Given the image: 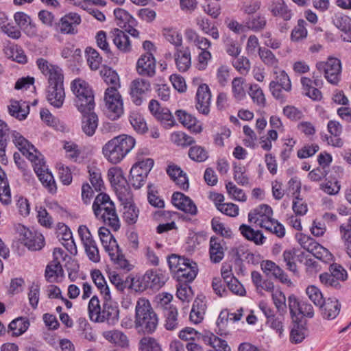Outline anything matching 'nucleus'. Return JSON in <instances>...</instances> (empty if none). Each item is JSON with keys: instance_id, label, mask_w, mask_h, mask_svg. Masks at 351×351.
<instances>
[{"instance_id": "1", "label": "nucleus", "mask_w": 351, "mask_h": 351, "mask_svg": "<svg viewBox=\"0 0 351 351\" xmlns=\"http://www.w3.org/2000/svg\"><path fill=\"white\" fill-rule=\"evenodd\" d=\"M36 64L42 73L48 76L49 85L46 90L47 101L56 108H61L65 99L62 69L42 58L36 60Z\"/></svg>"}, {"instance_id": "2", "label": "nucleus", "mask_w": 351, "mask_h": 351, "mask_svg": "<svg viewBox=\"0 0 351 351\" xmlns=\"http://www.w3.org/2000/svg\"><path fill=\"white\" fill-rule=\"evenodd\" d=\"M158 324V317L149 300L140 298L135 306L134 327L139 332L153 333Z\"/></svg>"}, {"instance_id": "3", "label": "nucleus", "mask_w": 351, "mask_h": 351, "mask_svg": "<svg viewBox=\"0 0 351 351\" xmlns=\"http://www.w3.org/2000/svg\"><path fill=\"white\" fill-rule=\"evenodd\" d=\"M135 144L136 141L132 136L122 134L107 142L102 152L110 162L117 164L134 148Z\"/></svg>"}, {"instance_id": "4", "label": "nucleus", "mask_w": 351, "mask_h": 351, "mask_svg": "<svg viewBox=\"0 0 351 351\" xmlns=\"http://www.w3.org/2000/svg\"><path fill=\"white\" fill-rule=\"evenodd\" d=\"M93 210L97 219L103 221L114 231L120 228V221L113 202L108 195L104 193L98 194L93 204Z\"/></svg>"}, {"instance_id": "5", "label": "nucleus", "mask_w": 351, "mask_h": 351, "mask_svg": "<svg viewBox=\"0 0 351 351\" xmlns=\"http://www.w3.org/2000/svg\"><path fill=\"white\" fill-rule=\"evenodd\" d=\"M98 234L105 250L117 267L126 271H131L133 265L125 258L109 229L106 227H101L99 229Z\"/></svg>"}, {"instance_id": "6", "label": "nucleus", "mask_w": 351, "mask_h": 351, "mask_svg": "<svg viewBox=\"0 0 351 351\" xmlns=\"http://www.w3.org/2000/svg\"><path fill=\"white\" fill-rule=\"evenodd\" d=\"M71 88L75 95V106L80 112L94 110L95 104L93 92L86 81L77 78L71 82Z\"/></svg>"}, {"instance_id": "7", "label": "nucleus", "mask_w": 351, "mask_h": 351, "mask_svg": "<svg viewBox=\"0 0 351 351\" xmlns=\"http://www.w3.org/2000/svg\"><path fill=\"white\" fill-rule=\"evenodd\" d=\"M105 114L110 120H117L123 114V104L121 95L114 87L108 88L105 91Z\"/></svg>"}, {"instance_id": "8", "label": "nucleus", "mask_w": 351, "mask_h": 351, "mask_svg": "<svg viewBox=\"0 0 351 351\" xmlns=\"http://www.w3.org/2000/svg\"><path fill=\"white\" fill-rule=\"evenodd\" d=\"M275 78L269 83V90L273 97L281 103L286 101V93L291 90V83L289 75L283 70H275Z\"/></svg>"}, {"instance_id": "9", "label": "nucleus", "mask_w": 351, "mask_h": 351, "mask_svg": "<svg viewBox=\"0 0 351 351\" xmlns=\"http://www.w3.org/2000/svg\"><path fill=\"white\" fill-rule=\"evenodd\" d=\"M316 68L320 73H324L328 83L337 85L341 80V63L336 58H328L326 62H319Z\"/></svg>"}, {"instance_id": "10", "label": "nucleus", "mask_w": 351, "mask_h": 351, "mask_svg": "<svg viewBox=\"0 0 351 351\" xmlns=\"http://www.w3.org/2000/svg\"><path fill=\"white\" fill-rule=\"evenodd\" d=\"M167 280V276L165 274L158 271L149 270L142 278L141 283L135 287L134 278L131 279L130 288H134L136 291H143L146 289H158L162 287Z\"/></svg>"}, {"instance_id": "11", "label": "nucleus", "mask_w": 351, "mask_h": 351, "mask_svg": "<svg viewBox=\"0 0 351 351\" xmlns=\"http://www.w3.org/2000/svg\"><path fill=\"white\" fill-rule=\"evenodd\" d=\"M301 246L324 263H329L333 259V255L329 250L315 242L312 238L304 236L300 239Z\"/></svg>"}, {"instance_id": "12", "label": "nucleus", "mask_w": 351, "mask_h": 351, "mask_svg": "<svg viewBox=\"0 0 351 351\" xmlns=\"http://www.w3.org/2000/svg\"><path fill=\"white\" fill-rule=\"evenodd\" d=\"M95 317L96 323L107 322L108 324H116L119 319V309L116 302L110 299L104 300L102 305V313Z\"/></svg>"}, {"instance_id": "13", "label": "nucleus", "mask_w": 351, "mask_h": 351, "mask_svg": "<svg viewBox=\"0 0 351 351\" xmlns=\"http://www.w3.org/2000/svg\"><path fill=\"white\" fill-rule=\"evenodd\" d=\"M130 89L132 101L136 106H141L145 95L151 90V84L147 80L136 78L131 82Z\"/></svg>"}, {"instance_id": "14", "label": "nucleus", "mask_w": 351, "mask_h": 351, "mask_svg": "<svg viewBox=\"0 0 351 351\" xmlns=\"http://www.w3.org/2000/svg\"><path fill=\"white\" fill-rule=\"evenodd\" d=\"M32 162L34 163V171L39 178L43 185L47 188L50 193L56 192V186L53 176L48 171L43 158H40V156H38L37 160L35 159L34 160H32Z\"/></svg>"}, {"instance_id": "15", "label": "nucleus", "mask_w": 351, "mask_h": 351, "mask_svg": "<svg viewBox=\"0 0 351 351\" xmlns=\"http://www.w3.org/2000/svg\"><path fill=\"white\" fill-rule=\"evenodd\" d=\"M12 138L16 147L31 162L35 159L37 160L38 157L41 156L40 153L38 152L35 147L30 144L19 132L13 131L12 132Z\"/></svg>"}, {"instance_id": "16", "label": "nucleus", "mask_w": 351, "mask_h": 351, "mask_svg": "<svg viewBox=\"0 0 351 351\" xmlns=\"http://www.w3.org/2000/svg\"><path fill=\"white\" fill-rule=\"evenodd\" d=\"M156 60L152 53L141 55L137 61L136 71L140 75L152 77L156 73Z\"/></svg>"}, {"instance_id": "17", "label": "nucleus", "mask_w": 351, "mask_h": 351, "mask_svg": "<svg viewBox=\"0 0 351 351\" xmlns=\"http://www.w3.org/2000/svg\"><path fill=\"white\" fill-rule=\"evenodd\" d=\"M171 202L178 209L186 213L191 215H196L197 213V208L193 201L182 193L174 192Z\"/></svg>"}, {"instance_id": "18", "label": "nucleus", "mask_w": 351, "mask_h": 351, "mask_svg": "<svg viewBox=\"0 0 351 351\" xmlns=\"http://www.w3.org/2000/svg\"><path fill=\"white\" fill-rule=\"evenodd\" d=\"M196 108L199 112L208 114L210 112L211 93L208 86L202 84L199 86L196 93Z\"/></svg>"}, {"instance_id": "19", "label": "nucleus", "mask_w": 351, "mask_h": 351, "mask_svg": "<svg viewBox=\"0 0 351 351\" xmlns=\"http://www.w3.org/2000/svg\"><path fill=\"white\" fill-rule=\"evenodd\" d=\"M196 108L199 112L208 114L210 112L211 93L208 86L202 84L199 86L196 93Z\"/></svg>"}, {"instance_id": "20", "label": "nucleus", "mask_w": 351, "mask_h": 351, "mask_svg": "<svg viewBox=\"0 0 351 351\" xmlns=\"http://www.w3.org/2000/svg\"><path fill=\"white\" fill-rule=\"evenodd\" d=\"M22 243L30 250H40L45 245V239L42 234L27 229L24 231Z\"/></svg>"}, {"instance_id": "21", "label": "nucleus", "mask_w": 351, "mask_h": 351, "mask_svg": "<svg viewBox=\"0 0 351 351\" xmlns=\"http://www.w3.org/2000/svg\"><path fill=\"white\" fill-rule=\"evenodd\" d=\"M167 173L176 184L182 189L187 190L189 187V179L180 167L176 165H169Z\"/></svg>"}, {"instance_id": "22", "label": "nucleus", "mask_w": 351, "mask_h": 351, "mask_svg": "<svg viewBox=\"0 0 351 351\" xmlns=\"http://www.w3.org/2000/svg\"><path fill=\"white\" fill-rule=\"evenodd\" d=\"M81 113L82 114V130L83 132L88 136H93L98 126L97 115L93 110Z\"/></svg>"}, {"instance_id": "23", "label": "nucleus", "mask_w": 351, "mask_h": 351, "mask_svg": "<svg viewBox=\"0 0 351 351\" xmlns=\"http://www.w3.org/2000/svg\"><path fill=\"white\" fill-rule=\"evenodd\" d=\"M322 315L324 319H333L340 312L341 304L335 298H329L324 301L323 305L319 306Z\"/></svg>"}, {"instance_id": "24", "label": "nucleus", "mask_w": 351, "mask_h": 351, "mask_svg": "<svg viewBox=\"0 0 351 351\" xmlns=\"http://www.w3.org/2000/svg\"><path fill=\"white\" fill-rule=\"evenodd\" d=\"M103 337L110 343L117 347L127 348L129 346V339L121 330L114 329L103 332Z\"/></svg>"}, {"instance_id": "25", "label": "nucleus", "mask_w": 351, "mask_h": 351, "mask_svg": "<svg viewBox=\"0 0 351 351\" xmlns=\"http://www.w3.org/2000/svg\"><path fill=\"white\" fill-rule=\"evenodd\" d=\"M174 58L176 66L180 72H185L190 68L191 58L189 47L177 48Z\"/></svg>"}, {"instance_id": "26", "label": "nucleus", "mask_w": 351, "mask_h": 351, "mask_svg": "<svg viewBox=\"0 0 351 351\" xmlns=\"http://www.w3.org/2000/svg\"><path fill=\"white\" fill-rule=\"evenodd\" d=\"M223 239L215 237H212L209 242V254L212 263H218L221 261L224 257V249L221 243Z\"/></svg>"}, {"instance_id": "27", "label": "nucleus", "mask_w": 351, "mask_h": 351, "mask_svg": "<svg viewBox=\"0 0 351 351\" xmlns=\"http://www.w3.org/2000/svg\"><path fill=\"white\" fill-rule=\"evenodd\" d=\"M5 56L19 63L25 64L27 62V56L23 49L14 43H8L3 48Z\"/></svg>"}, {"instance_id": "28", "label": "nucleus", "mask_w": 351, "mask_h": 351, "mask_svg": "<svg viewBox=\"0 0 351 351\" xmlns=\"http://www.w3.org/2000/svg\"><path fill=\"white\" fill-rule=\"evenodd\" d=\"M269 10L274 16H279L285 21H289L293 13L283 0L273 1L269 7Z\"/></svg>"}, {"instance_id": "29", "label": "nucleus", "mask_w": 351, "mask_h": 351, "mask_svg": "<svg viewBox=\"0 0 351 351\" xmlns=\"http://www.w3.org/2000/svg\"><path fill=\"white\" fill-rule=\"evenodd\" d=\"M112 40L117 49L122 52L127 53L131 51V44L129 36L121 29H115L112 32Z\"/></svg>"}, {"instance_id": "30", "label": "nucleus", "mask_w": 351, "mask_h": 351, "mask_svg": "<svg viewBox=\"0 0 351 351\" xmlns=\"http://www.w3.org/2000/svg\"><path fill=\"white\" fill-rule=\"evenodd\" d=\"M273 214L271 208L267 204H261L257 208L252 210L248 214V220L250 222L258 223L262 222V219H266Z\"/></svg>"}, {"instance_id": "31", "label": "nucleus", "mask_w": 351, "mask_h": 351, "mask_svg": "<svg viewBox=\"0 0 351 351\" xmlns=\"http://www.w3.org/2000/svg\"><path fill=\"white\" fill-rule=\"evenodd\" d=\"M241 234L247 240L254 242L256 245H263L265 237L260 230H255L250 226L241 224L239 227Z\"/></svg>"}, {"instance_id": "32", "label": "nucleus", "mask_w": 351, "mask_h": 351, "mask_svg": "<svg viewBox=\"0 0 351 351\" xmlns=\"http://www.w3.org/2000/svg\"><path fill=\"white\" fill-rule=\"evenodd\" d=\"M261 268L265 272H271L272 275L281 282L289 281L287 274L278 265L271 261H265L261 263Z\"/></svg>"}, {"instance_id": "33", "label": "nucleus", "mask_w": 351, "mask_h": 351, "mask_svg": "<svg viewBox=\"0 0 351 351\" xmlns=\"http://www.w3.org/2000/svg\"><path fill=\"white\" fill-rule=\"evenodd\" d=\"M176 114L178 117L180 122L187 127L190 130H192L195 133H199L202 131V127L197 125V119L191 114L187 113L184 110H178L176 112Z\"/></svg>"}, {"instance_id": "34", "label": "nucleus", "mask_w": 351, "mask_h": 351, "mask_svg": "<svg viewBox=\"0 0 351 351\" xmlns=\"http://www.w3.org/2000/svg\"><path fill=\"white\" fill-rule=\"evenodd\" d=\"M91 278L95 286L97 287L104 300L111 298L110 292L107 282L99 269H94L91 271Z\"/></svg>"}, {"instance_id": "35", "label": "nucleus", "mask_w": 351, "mask_h": 351, "mask_svg": "<svg viewBox=\"0 0 351 351\" xmlns=\"http://www.w3.org/2000/svg\"><path fill=\"white\" fill-rule=\"evenodd\" d=\"M202 341L212 346L216 351H230L227 342L212 332H206L202 335Z\"/></svg>"}, {"instance_id": "36", "label": "nucleus", "mask_w": 351, "mask_h": 351, "mask_svg": "<svg viewBox=\"0 0 351 351\" xmlns=\"http://www.w3.org/2000/svg\"><path fill=\"white\" fill-rule=\"evenodd\" d=\"M192 266H184V269H180L175 274V277L180 283H190L195 278L197 274V265L196 263Z\"/></svg>"}, {"instance_id": "37", "label": "nucleus", "mask_w": 351, "mask_h": 351, "mask_svg": "<svg viewBox=\"0 0 351 351\" xmlns=\"http://www.w3.org/2000/svg\"><path fill=\"white\" fill-rule=\"evenodd\" d=\"M298 317L293 319V324L290 331L289 339L292 343L298 344L303 341L306 337L307 328L298 321Z\"/></svg>"}, {"instance_id": "38", "label": "nucleus", "mask_w": 351, "mask_h": 351, "mask_svg": "<svg viewBox=\"0 0 351 351\" xmlns=\"http://www.w3.org/2000/svg\"><path fill=\"white\" fill-rule=\"evenodd\" d=\"M30 324L26 317H19L12 320L8 325V331L12 337H19L27 331Z\"/></svg>"}, {"instance_id": "39", "label": "nucleus", "mask_w": 351, "mask_h": 351, "mask_svg": "<svg viewBox=\"0 0 351 351\" xmlns=\"http://www.w3.org/2000/svg\"><path fill=\"white\" fill-rule=\"evenodd\" d=\"M267 25V19L263 14H256L249 16L244 22V26L255 32H258L265 29Z\"/></svg>"}, {"instance_id": "40", "label": "nucleus", "mask_w": 351, "mask_h": 351, "mask_svg": "<svg viewBox=\"0 0 351 351\" xmlns=\"http://www.w3.org/2000/svg\"><path fill=\"white\" fill-rule=\"evenodd\" d=\"M165 317V328L168 330H173L179 327L178 313L176 306H169L163 311Z\"/></svg>"}, {"instance_id": "41", "label": "nucleus", "mask_w": 351, "mask_h": 351, "mask_svg": "<svg viewBox=\"0 0 351 351\" xmlns=\"http://www.w3.org/2000/svg\"><path fill=\"white\" fill-rule=\"evenodd\" d=\"M258 52L261 60L265 65L272 67L275 70L278 69V60L271 50L259 47Z\"/></svg>"}, {"instance_id": "42", "label": "nucleus", "mask_w": 351, "mask_h": 351, "mask_svg": "<svg viewBox=\"0 0 351 351\" xmlns=\"http://www.w3.org/2000/svg\"><path fill=\"white\" fill-rule=\"evenodd\" d=\"M8 111L11 116L14 117L19 120H23L29 114V108L28 105L23 108L22 104L19 101H12L8 106Z\"/></svg>"}, {"instance_id": "43", "label": "nucleus", "mask_w": 351, "mask_h": 351, "mask_svg": "<svg viewBox=\"0 0 351 351\" xmlns=\"http://www.w3.org/2000/svg\"><path fill=\"white\" fill-rule=\"evenodd\" d=\"M63 275L64 271L60 261H52L47 265L45 278L47 281L52 282L55 278Z\"/></svg>"}, {"instance_id": "44", "label": "nucleus", "mask_w": 351, "mask_h": 351, "mask_svg": "<svg viewBox=\"0 0 351 351\" xmlns=\"http://www.w3.org/2000/svg\"><path fill=\"white\" fill-rule=\"evenodd\" d=\"M139 215V210L132 203L123 205V219L128 225L136 223Z\"/></svg>"}, {"instance_id": "45", "label": "nucleus", "mask_w": 351, "mask_h": 351, "mask_svg": "<svg viewBox=\"0 0 351 351\" xmlns=\"http://www.w3.org/2000/svg\"><path fill=\"white\" fill-rule=\"evenodd\" d=\"M114 15L117 21V25L121 27H126L127 25H135L136 20L125 10L116 8L114 10Z\"/></svg>"}, {"instance_id": "46", "label": "nucleus", "mask_w": 351, "mask_h": 351, "mask_svg": "<svg viewBox=\"0 0 351 351\" xmlns=\"http://www.w3.org/2000/svg\"><path fill=\"white\" fill-rule=\"evenodd\" d=\"M2 15L1 23L0 27L1 30L6 34L9 37L13 39H19L21 36V31L13 25L6 23L8 16L5 13H1Z\"/></svg>"}, {"instance_id": "47", "label": "nucleus", "mask_w": 351, "mask_h": 351, "mask_svg": "<svg viewBox=\"0 0 351 351\" xmlns=\"http://www.w3.org/2000/svg\"><path fill=\"white\" fill-rule=\"evenodd\" d=\"M115 190L117 195L123 205L132 202V193L128 182L115 186Z\"/></svg>"}, {"instance_id": "48", "label": "nucleus", "mask_w": 351, "mask_h": 351, "mask_svg": "<svg viewBox=\"0 0 351 351\" xmlns=\"http://www.w3.org/2000/svg\"><path fill=\"white\" fill-rule=\"evenodd\" d=\"M86 54L87 57V62L92 70H97L99 68L102 57L95 49L89 47L86 49Z\"/></svg>"}, {"instance_id": "49", "label": "nucleus", "mask_w": 351, "mask_h": 351, "mask_svg": "<svg viewBox=\"0 0 351 351\" xmlns=\"http://www.w3.org/2000/svg\"><path fill=\"white\" fill-rule=\"evenodd\" d=\"M189 156L193 161L202 162L208 158V153L203 147L195 145L190 147Z\"/></svg>"}, {"instance_id": "50", "label": "nucleus", "mask_w": 351, "mask_h": 351, "mask_svg": "<svg viewBox=\"0 0 351 351\" xmlns=\"http://www.w3.org/2000/svg\"><path fill=\"white\" fill-rule=\"evenodd\" d=\"M108 176L112 185L115 186L126 184L127 180L124 177L123 170L120 167H113L108 170Z\"/></svg>"}, {"instance_id": "51", "label": "nucleus", "mask_w": 351, "mask_h": 351, "mask_svg": "<svg viewBox=\"0 0 351 351\" xmlns=\"http://www.w3.org/2000/svg\"><path fill=\"white\" fill-rule=\"evenodd\" d=\"M225 281L229 290L234 294L243 296L245 294V289L243 285L234 276H225Z\"/></svg>"}, {"instance_id": "52", "label": "nucleus", "mask_w": 351, "mask_h": 351, "mask_svg": "<svg viewBox=\"0 0 351 351\" xmlns=\"http://www.w3.org/2000/svg\"><path fill=\"white\" fill-rule=\"evenodd\" d=\"M296 252L295 249H289L285 250L282 254L283 261L285 263L287 269L294 274L298 272L295 262Z\"/></svg>"}, {"instance_id": "53", "label": "nucleus", "mask_w": 351, "mask_h": 351, "mask_svg": "<svg viewBox=\"0 0 351 351\" xmlns=\"http://www.w3.org/2000/svg\"><path fill=\"white\" fill-rule=\"evenodd\" d=\"M171 141L177 145L187 147L195 143V139L184 132H174L171 136Z\"/></svg>"}, {"instance_id": "54", "label": "nucleus", "mask_w": 351, "mask_h": 351, "mask_svg": "<svg viewBox=\"0 0 351 351\" xmlns=\"http://www.w3.org/2000/svg\"><path fill=\"white\" fill-rule=\"evenodd\" d=\"M273 302L278 313H287L286 297L280 290H276L271 294Z\"/></svg>"}, {"instance_id": "55", "label": "nucleus", "mask_w": 351, "mask_h": 351, "mask_svg": "<svg viewBox=\"0 0 351 351\" xmlns=\"http://www.w3.org/2000/svg\"><path fill=\"white\" fill-rule=\"evenodd\" d=\"M249 95L254 103L258 106L263 107L265 105L266 99L264 93L260 86L257 84L251 85Z\"/></svg>"}, {"instance_id": "56", "label": "nucleus", "mask_w": 351, "mask_h": 351, "mask_svg": "<svg viewBox=\"0 0 351 351\" xmlns=\"http://www.w3.org/2000/svg\"><path fill=\"white\" fill-rule=\"evenodd\" d=\"M234 180L238 184L246 186L249 184V178L245 174V167L241 164H234L233 167Z\"/></svg>"}, {"instance_id": "57", "label": "nucleus", "mask_w": 351, "mask_h": 351, "mask_svg": "<svg viewBox=\"0 0 351 351\" xmlns=\"http://www.w3.org/2000/svg\"><path fill=\"white\" fill-rule=\"evenodd\" d=\"M155 118L159 121L165 128H171L175 124L174 117L170 110L167 108H162Z\"/></svg>"}, {"instance_id": "58", "label": "nucleus", "mask_w": 351, "mask_h": 351, "mask_svg": "<svg viewBox=\"0 0 351 351\" xmlns=\"http://www.w3.org/2000/svg\"><path fill=\"white\" fill-rule=\"evenodd\" d=\"M97 46L104 51L108 58H112L113 53L110 50L108 43L107 42L106 33L104 31H99L95 36Z\"/></svg>"}, {"instance_id": "59", "label": "nucleus", "mask_w": 351, "mask_h": 351, "mask_svg": "<svg viewBox=\"0 0 351 351\" xmlns=\"http://www.w3.org/2000/svg\"><path fill=\"white\" fill-rule=\"evenodd\" d=\"M306 22L304 19H299L298 25L294 27L291 34V38L293 41H299L307 36V30L306 29Z\"/></svg>"}, {"instance_id": "60", "label": "nucleus", "mask_w": 351, "mask_h": 351, "mask_svg": "<svg viewBox=\"0 0 351 351\" xmlns=\"http://www.w3.org/2000/svg\"><path fill=\"white\" fill-rule=\"evenodd\" d=\"M163 35L168 42L176 47V50L177 48L182 47V36L176 30L172 29H164Z\"/></svg>"}, {"instance_id": "61", "label": "nucleus", "mask_w": 351, "mask_h": 351, "mask_svg": "<svg viewBox=\"0 0 351 351\" xmlns=\"http://www.w3.org/2000/svg\"><path fill=\"white\" fill-rule=\"evenodd\" d=\"M306 293L315 306L319 307L320 305H323L325 300L322 292L317 287L313 285L308 286L306 289Z\"/></svg>"}, {"instance_id": "62", "label": "nucleus", "mask_w": 351, "mask_h": 351, "mask_svg": "<svg viewBox=\"0 0 351 351\" xmlns=\"http://www.w3.org/2000/svg\"><path fill=\"white\" fill-rule=\"evenodd\" d=\"M147 176L138 171L136 167H132L130 172V182L135 189H140Z\"/></svg>"}, {"instance_id": "63", "label": "nucleus", "mask_w": 351, "mask_h": 351, "mask_svg": "<svg viewBox=\"0 0 351 351\" xmlns=\"http://www.w3.org/2000/svg\"><path fill=\"white\" fill-rule=\"evenodd\" d=\"M227 192L234 199L241 202L246 200V195L243 191L238 188L232 182H228L226 184Z\"/></svg>"}, {"instance_id": "64", "label": "nucleus", "mask_w": 351, "mask_h": 351, "mask_svg": "<svg viewBox=\"0 0 351 351\" xmlns=\"http://www.w3.org/2000/svg\"><path fill=\"white\" fill-rule=\"evenodd\" d=\"M141 351H161L160 346L152 337H143L140 343Z\"/></svg>"}]
</instances>
